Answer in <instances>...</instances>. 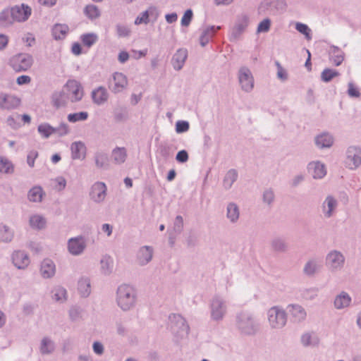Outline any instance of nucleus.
<instances>
[{"instance_id":"obj_1","label":"nucleus","mask_w":361,"mask_h":361,"mask_svg":"<svg viewBox=\"0 0 361 361\" xmlns=\"http://www.w3.org/2000/svg\"><path fill=\"white\" fill-rule=\"evenodd\" d=\"M135 293L133 287L122 285L118 288L117 302L124 310H129L135 303Z\"/></svg>"},{"instance_id":"obj_2","label":"nucleus","mask_w":361,"mask_h":361,"mask_svg":"<svg viewBox=\"0 0 361 361\" xmlns=\"http://www.w3.org/2000/svg\"><path fill=\"white\" fill-rule=\"evenodd\" d=\"M69 101L71 102H78L82 99L84 95L83 87L80 82L76 80H68L63 87Z\"/></svg>"},{"instance_id":"obj_3","label":"nucleus","mask_w":361,"mask_h":361,"mask_svg":"<svg viewBox=\"0 0 361 361\" xmlns=\"http://www.w3.org/2000/svg\"><path fill=\"white\" fill-rule=\"evenodd\" d=\"M10 65L16 72L25 71L32 66V58L26 54H19L11 59Z\"/></svg>"},{"instance_id":"obj_4","label":"nucleus","mask_w":361,"mask_h":361,"mask_svg":"<svg viewBox=\"0 0 361 361\" xmlns=\"http://www.w3.org/2000/svg\"><path fill=\"white\" fill-rule=\"evenodd\" d=\"M269 322L274 328L283 327L286 322V317L284 311L274 307L269 311Z\"/></svg>"},{"instance_id":"obj_5","label":"nucleus","mask_w":361,"mask_h":361,"mask_svg":"<svg viewBox=\"0 0 361 361\" xmlns=\"http://www.w3.org/2000/svg\"><path fill=\"white\" fill-rule=\"evenodd\" d=\"M361 164V149L350 147L347 151L346 166L350 169H356Z\"/></svg>"},{"instance_id":"obj_6","label":"nucleus","mask_w":361,"mask_h":361,"mask_svg":"<svg viewBox=\"0 0 361 361\" xmlns=\"http://www.w3.org/2000/svg\"><path fill=\"white\" fill-rule=\"evenodd\" d=\"M127 85L128 79L124 74L118 72L114 73L112 80L109 83V88L111 92L114 93L121 92Z\"/></svg>"},{"instance_id":"obj_7","label":"nucleus","mask_w":361,"mask_h":361,"mask_svg":"<svg viewBox=\"0 0 361 361\" xmlns=\"http://www.w3.org/2000/svg\"><path fill=\"white\" fill-rule=\"evenodd\" d=\"M20 99L13 94L0 93V108L3 109H13L19 106Z\"/></svg>"},{"instance_id":"obj_8","label":"nucleus","mask_w":361,"mask_h":361,"mask_svg":"<svg viewBox=\"0 0 361 361\" xmlns=\"http://www.w3.org/2000/svg\"><path fill=\"white\" fill-rule=\"evenodd\" d=\"M11 8L16 22H24L27 20L32 13L31 8L24 4L11 7Z\"/></svg>"},{"instance_id":"obj_9","label":"nucleus","mask_w":361,"mask_h":361,"mask_svg":"<svg viewBox=\"0 0 361 361\" xmlns=\"http://www.w3.org/2000/svg\"><path fill=\"white\" fill-rule=\"evenodd\" d=\"M239 81L242 88L245 91L251 90L254 86L253 78L248 69L242 68L240 71Z\"/></svg>"},{"instance_id":"obj_10","label":"nucleus","mask_w":361,"mask_h":361,"mask_svg":"<svg viewBox=\"0 0 361 361\" xmlns=\"http://www.w3.org/2000/svg\"><path fill=\"white\" fill-rule=\"evenodd\" d=\"M106 185L103 183H95L91 192V197L95 202H100L103 200L106 195Z\"/></svg>"},{"instance_id":"obj_11","label":"nucleus","mask_w":361,"mask_h":361,"mask_svg":"<svg viewBox=\"0 0 361 361\" xmlns=\"http://www.w3.org/2000/svg\"><path fill=\"white\" fill-rule=\"evenodd\" d=\"M308 170L314 178H322L326 173L324 165L319 161L310 163L308 166Z\"/></svg>"},{"instance_id":"obj_12","label":"nucleus","mask_w":361,"mask_h":361,"mask_svg":"<svg viewBox=\"0 0 361 361\" xmlns=\"http://www.w3.org/2000/svg\"><path fill=\"white\" fill-rule=\"evenodd\" d=\"M188 56V51L186 49H180L173 55L172 59V64L175 69L180 70L185 63Z\"/></svg>"},{"instance_id":"obj_13","label":"nucleus","mask_w":361,"mask_h":361,"mask_svg":"<svg viewBox=\"0 0 361 361\" xmlns=\"http://www.w3.org/2000/svg\"><path fill=\"white\" fill-rule=\"evenodd\" d=\"M12 259L13 264L18 269H24L30 263L27 255L20 251L15 252L13 254Z\"/></svg>"},{"instance_id":"obj_14","label":"nucleus","mask_w":361,"mask_h":361,"mask_svg":"<svg viewBox=\"0 0 361 361\" xmlns=\"http://www.w3.org/2000/svg\"><path fill=\"white\" fill-rule=\"evenodd\" d=\"M16 22L12 10L6 8L0 12V26L8 27Z\"/></svg>"},{"instance_id":"obj_15","label":"nucleus","mask_w":361,"mask_h":361,"mask_svg":"<svg viewBox=\"0 0 361 361\" xmlns=\"http://www.w3.org/2000/svg\"><path fill=\"white\" fill-rule=\"evenodd\" d=\"M92 97L94 103L102 104L107 101L109 94L104 87H99L92 91Z\"/></svg>"},{"instance_id":"obj_16","label":"nucleus","mask_w":361,"mask_h":361,"mask_svg":"<svg viewBox=\"0 0 361 361\" xmlns=\"http://www.w3.org/2000/svg\"><path fill=\"white\" fill-rule=\"evenodd\" d=\"M85 248V243L82 238H72L68 242V250L73 255L80 254Z\"/></svg>"},{"instance_id":"obj_17","label":"nucleus","mask_w":361,"mask_h":361,"mask_svg":"<svg viewBox=\"0 0 361 361\" xmlns=\"http://www.w3.org/2000/svg\"><path fill=\"white\" fill-rule=\"evenodd\" d=\"M68 101H69V99L64 90L61 92H55L51 97V102L56 108L66 106Z\"/></svg>"},{"instance_id":"obj_18","label":"nucleus","mask_w":361,"mask_h":361,"mask_svg":"<svg viewBox=\"0 0 361 361\" xmlns=\"http://www.w3.org/2000/svg\"><path fill=\"white\" fill-rule=\"evenodd\" d=\"M289 313L295 322H300L306 317V312L299 305H290L288 307Z\"/></svg>"},{"instance_id":"obj_19","label":"nucleus","mask_w":361,"mask_h":361,"mask_svg":"<svg viewBox=\"0 0 361 361\" xmlns=\"http://www.w3.org/2000/svg\"><path fill=\"white\" fill-rule=\"evenodd\" d=\"M327 263L333 269H336L340 267L344 262L343 255L337 252H333L329 253L327 257Z\"/></svg>"},{"instance_id":"obj_20","label":"nucleus","mask_w":361,"mask_h":361,"mask_svg":"<svg viewBox=\"0 0 361 361\" xmlns=\"http://www.w3.org/2000/svg\"><path fill=\"white\" fill-rule=\"evenodd\" d=\"M41 273L43 277L49 278L55 273V265L50 259H44L41 265Z\"/></svg>"},{"instance_id":"obj_21","label":"nucleus","mask_w":361,"mask_h":361,"mask_svg":"<svg viewBox=\"0 0 361 361\" xmlns=\"http://www.w3.org/2000/svg\"><path fill=\"white\" fill-rule=\"evenodd\" d=\"M71 152L73 159H83L85 156L86 147L80 142H74L71 145Z\"/></svg>"},{"instance_id":"obj_22","label":"nucleus","mask_w":361,"mask_h":361,"mask_svg":"<svg viewBox=\"0 0 361 361\" xmlns=\"http://www.w3.org/2000/svg\"><path fill=\"white\" fill-rule=\"evenodd\" d=\"M219 26H210L206 28L201 37H200V43L202 46H204L209 40L212 37V36L219 30H220Z\"/></svg>"},{"instance_id":"obj_23","label":"nucleus","mask_w":361,"mask_h":361,"mask_svg":"<svg viewBox=\"0 0 361 361\" xmlns=\"http://www.w3.org/2000/svg\"><path fill=\"white\" fill-rule=\"evenodd\" d=\"M316 145L320 147H329L334 142L333 137L329 134H322L316 137Z\"/></svg>"},{"instance_id":"obj_24","label":"nucleus","mask_w":361,"mask_h":361,"mask_svg":"<svg viewBox=\"0 0 361 361\" xmlns=\"http://www.w3.org/2000/svg\"><path fill=\"white\" fill-rule=\"evenodd\" d=\"M68 31V27L66 25L57 24L52 29V33L55 39H60L65 37Z\"/></svg>"},{"instance_id":"obj_25","label":"nucleus","mask_w":361,"mask_h":361,"mask_svg":"<svg viewBox=\"0 0 361 361\" xmlns=\"http://www.w3.org/2000/svg\"><path fill=\"white\" fill-rule=\"evenodd\" d=\"M350 301V297L348 294L343 293L336 298L334 304L336 308L341 309L348 306Z\"/></svg>"},{"instance_id":"obj_26","label":"nucleus","mask_w":361,"mask_h":361,"mask_svg":"<svg viewBox=\"0 0 361 361\" xmlns=\"http://www.w3.org/2000/svg\"><path fill=\"white\" fill-rule=\"evenodd\" d=\"M152 257V251L149 247H142L138 253L140 263L144 264L151 260Z\"/></svg>"},{"instance_id":"obj_27","label":"nucleus","mask_w":361,"mask_h":361,"mask_svg":"<svg viewBox=\"0 0 361 361\" xmlns=\"http://www.w3.org/2000/svg\"><path fill=\"white\" fill-rule=\"evenodd\" d=\"M112 157L116 163H123L127 157L126 149L123 147H117L114 149L112 152Z\"/></svg>"},{"instance_id":"obj_28","label":"nucleus","mask_w":361,"mask_h":361,"mask_svg":"<svg viewBox=\"0 0 361 361\" xmlns=\"http://www.w3.org/2000/svg\"><path fill=\"white\" fill-rule=\"evenodd\" d=\"M44 192L42 188L38 186L33 187L28 192V199L32 202H40Z\"/></svg>"},{"instance_id":"obj_29","label":"nucleus","mask_w":361,"mask_h":361,"mask_svg":"<svg viewBox=\"0 0 361 361\" xmlns=\"http://www.w3.org/2000/svg\"><path fill=\"white\" fill-rule=\"evenodd\" d=\"M80 39L84 46L87 47H92L98 39V37L94 33H87L81 35Z\"/></svg>"},{"instance_id":"obj_30","label":"nucleus","mask_w":361,"mask_h":361,"mask_svg":"<svg viewBox=\"0 0 361 361\" xmlns=\"http://www.w3.org/2000/svg\"><path fill=\"white\" fill-rule=\"evenodd\" d=\"M30 226L37 229H41L45 226V219L39 215H34L30 219Z\"/></svg>"},{"instance_id":"obj_31","label":"nucleus","mask_w":361,"mask_h":361,"mask_svg":"<svg viewBox=\"0 0 361 361\" xmlns=\"http://www.w3.org/2000/svg\"><path fill=\"white\" fill-rule=\"evenodd\" d=\"M78 289L82 296H87L90 293V283L87 279H81L78 283Z\"/></svg>"},{"instance_id":"obj_32","label":"nucleus","mask_w":361,"mask_h":361,"mask_svg":"<svg viewBox=\"0 0 361 361\" xmlns=\"http://www.w3.org/2000/svg\"><path fill=\"white\" fill-rule=\"evenodd\" d=\"M85 15L90 19L97 18L100 16V11L97 6L88 5L85 8Z\"/></svg>"},{"instance_id":"obj_33","label":"nucleus","mask_w":361,"mask_h":361,"mask_svg":"<svg viewBox=\"0 0 361 361\" xmlns=\"http://www.w3.org/2000/svg\"><path fill=\"white\" fill-rule=\"evenodd\" d=\"M224 307L221 303L215 302L212 305V317L215 319H221L224 314Z\"/></svg>"},{"instance_id":"obj_34","label":"nucleus","mask_w":361,"mask_h":361,"mask_svg":"<svg viewBox=\"0 0 361 361\" xmlns=\"http://www.w3.org/2000/svg\"><path fill=\"white\" fill-rule=\"evenodd\" d=\"M88 118V114L85 111H81L78 113L70 114L68 116V120L69 122L75 123L80 121H85Z\"/></svg>"},{"instance_id":"obj_35","label":"nucleus","mask_w":361,"mask_h":361,"mask_svg":"<svg viewBox=\"0 0 361 361\" xmlns=\"http://www.w3.org/2000/svg\"><path fill=\"white\" fill-rule=\"evenodd\" d=\"M338 75L339 73L338 71L329 68H326L322 71L321 78L323 81L329 82L331 80L338 76Z\"/></svg>"},{"instance_id":"obj_36","label":"nucleus","mask_w":361,"mask_h":361,"mask_svg":"<svg viewBox=\"0 0 361 361\" xmlns=\"http://www.w3.org/2000/svg\"><path fill=\"white\" fill-rule=\"evenodd\" d=\"M237 173L234 170H230L226 175L224 184L226 188H230L232 185V183L236 180L237 178Z\"/></svg>"},{"instance_id":"obj_37","label":"nucleus","mask_w":361,"mask_h":361,"mask_svg":"<svg viewBox=\"0 0 361 361\" xmlns=\"http://www.w3.org/2000/svg\"><path fill=\"white\" fill-rule=\"evenodd\" d=\"M295 28L299 32L303 34L307 39H311V30L307 25L301 23H297L295 24Z\"/></svg>"},{"instance_id":"obj_38","label":"nucleus","mask_w":361,"mask_h":361,"mask_svg":"<svg viewBox=\"0 0 361 361\" xmlns=\"http://www.w3.org/2000/svg\"><path fill=\"white\" fill-rule=\"evenodd\" d=\"M228 217L232 221H234L237 220L239 217V211L238 208L235 204H231L228 206Z\"/></svg>"},{"instance_id":"obj_39","label":"nucleus","mask_w":361,"mask_h":361,"mask_svg":"<svg viewBox=\"0 0 361 361\" xmlns=\"http://www.w3.org/2000/svg\"><path fill=\"white\" fill-rule=\"evenodd\" d=\"M53 298L58 302H62L66 299V290L63 288L59 287L54 290Z\"/></svg>"},{"instance_id":"obj_40","label":"nucleus","mask_w":361,"mask_h":361,"mask_svg":"<svg viewBox=\"0 0 361 361\" xmlns=\"http://www.w3.org/2000/svg\"><path fill=\"white\" fill-rule=\"evenodd\" d=\"M152 11V8L142 12L139 16H137L135 20V25L147 24L149 22V13Z\"/></svg>"},{"instance_id":"obj_41","label":"nucleus","mask_w":361,"mask_h":361,"mask_svg":"<svg viewBox=\"0 0 361 361\" xmlns=\"http://www.w3.org/2000/svg\"><path fill=\"white\" fill-rule=\"evenodd\" d=\"M38 131L44 137H48L54 132V129L48 124H41L38 127Z\"/></svg>"},{"instance_id":"obj_42","label":"nucleus","mask_w":361,"mask_h":361,"mask_svg":"<svg viewBox=\"0 0 361 361\" xmlns=\"http://www.w3.org/2000/svg\"><path fill=\"white\" fill-rule=\"evenodd\" d=\"M13 170L11 163L6 159L0 157V172L9 173Z\"/></svg>"},{"instance_id":"obj_43","label":"nucleus","mask_w":361,"mask_h":361,"mask_svg":"<svg viewBox=\"0 0 361 361\" xmlns=\"http://www.w3.org/2000/svg\"><path fill=\"white\" fill-rule=\"evenodd\" d=\"M101 264L104 271H109L113 268V259L110 257H104L101 260Z\"/></svg>"},{"instance_id":"obj_44","label":"nucleus","mask_w":361,"mask_h":361,"mask_svg":"<svg viewBox=\"0 0 361 361\" xmlns=\"http://www.w3.org/2000/svg\"><path fill=\"white\" fill-rule=\"evenodd\" d=\"M66 185V180L63 177H59L53 180V187L57 190H61L64 189Z\"/></svg>"},{"instance_id":"obj_45","label":"nucleus","mask_w":361,"mask_h":361,"mask_svg":"<svg viewBox=\"0 0 361 361\" xmlns=\"http://www.w3.org/2000/svg\"><path fill=\"white\" fill-rule=\"evenodd\" d=\"M277 67V76L282 80H286L288 78V73L281 66L279 62L276 61L275 63Z\"/></svg>"},{"instance_id":"obj_46","label":"nucleus","mask_w":361,"mask_h":361,"mask_svg":"<svg viewBox=\"0 0 361 361\" xmlns=\"http://www.w3.org/2000/svg\"><path fill=\"white\" fill-rule=\"evenodd\" d=\"M52 350H53V345H52L51 342L47 338L43 339L42 342V346H41L42 353H48L51 352Z\"/></svg>"},{"instance_id":"obj_47","label":"nucleus","mask_w":361,"mask_h":361,"mask_svg":"<svg viewBox=\"0 0 361 361\" xmlns=\"http://www.w3.org/2000/svg\"><path fill=\"white\" fill-rule=\"evenodd\" d=\"M192 11L190 9L187 10L181 19V24L183 26H188L192 18Z\"/></svg>"},{"instance_id":"obj_48","label":"nucleus","mask_w":361,"mask_h":361,"mask_svg":"<svg viewBox=\"0 0 361 361\" xmlns=\"http://www.w3.org/2000/svg\"><path fill=\"white\" fill-rule=\"evenodd\" d=\"M271 25V22L269 19L263 20L258 25V32H268Z\"/></svg>"},{"instance_id":"obj_49","label":"nucleus","mask_w":361,"mask_h":361,"mask_svg":"<svg viewBox=\"0 0 361 361\" xmlns=\"http://www.w3.org/2000/svg\"><path fill=\"white\" fill-rule=\"evenodd\" d=\"M38 157V152L36 150H31L29 152L27 157V164L30 167H33L35 165V160Z\"/></svg>"},{"instance_id":"obj_50","label":"nucleus","mask_w":361,"mask_h":361,"mask_svg":"<svg viewBox=\"0 0 361 361\" xmlns=\"http://www.w3.org/2000/svg\"><path fill=\"white\" fill-rule=\"evenodd\" d=\"M326 202L327 204V206H328V210L326 213V216H330L331 214V212L334 209V208L336 207V202L335 201V200H334L332 197H328L326 200Z\"/></svg>"},{"instance_id":"obj_51","label":"nucleus","mask_w":361,"mask_h":361,"mask_svg":"<svg viewBox=\"0 0 361 361\" xmlns=\"http://www.w3.org/2000/svg\"><path fill=\"white\" fill-rule=\"evenodd\" d=\"M189 129V124L186 121H178L176 125V130L177 133H183Z\"/></svg>"},{"instance_id":"obj_52","label":"nucleus","mask_w":361,"mask_h":361,"mask_svg":"<svg viewBox=\"0 0 361 361\" xmlns=\"http://www.w3.org/2000/svg\"><path fill=\"white\" fill-rule=\"evenodd\" d=\"M23 41L27 47L32 46L35 42V39L33 35L30 33H27L25 35V36L23 37Z\"/></svg>"},{"instance_id":"obj_53","label":"nucleus","mask_w":361,"mask_h":361,"mask_svg":"<svg viewBox=\"0 0 361 361\" xmlns=\"http://www.w3.org/2000/svg\"><path fill=\"white\" fill-rule=\"evenodd\" d=\"M188 159V154L185 150H181L178 152L176 155V160L178 162L184 163L186 162Z\"/></svg>"},{"instance_id":"obj_54","label":"nucleus","mask_w":361,"mask_h":361,"mask_svg":"<svg viewBox=\"0 0 361 361\" xmlns=\"http://www.w3.org/2000/svg\"><path fill=\"white\" fill-rule=\"evenodd\" d=\"M117 32L119 37H126L129 35L130 30L124 25H118Z\"/></svg>"},{"instance_id":"obj_55","label":"nucleus","mask_w":361,"mask_h":361,"mask_svg":"<svg viewBox=\"0 0 361 361\" xmlns=\"http://www.w3.org/2000/svg\"><path fill=\"white\" fill-rule=\"evenodd\" d=\"M348 94L351 97H358L360 95L359 90L352 84H348Z\"/></svg>"},{"instance_id":"obj_56","label":"nucleus","mask_w":361,"mask_h":361,"mask_svg":"<svg viewBox=\"0 0 361 361\" xmlns=\"http://www.w3.org/2000/svg\"><path fill=\"white\" fill-rule=\"evenodd\" d=\"M107 162V157L106 156L104 155V154H98L97 157H96V164L99 166V167H102L103 166H104Z\"/></svg>"},{"instance_id":"obj_57","label":"nucleus","mask_w":361,"mask_h":361,"mask_svg":"<svg viewBox=\"0 0 361 361\" xmlns=\"http://www.w3.org/2000/svg\"><path fill=\"white\" fill-rule=\"evenodd\" d=\"M30 81H31V78L28 75H20V76L18 77L17 80H16L17 84L19 85L28 84L30 82Z\"/></svg>"},{"instance_id":"obj_58","label":"nucleus","mask_w":361,"mask_h":361,"mask_svg":"<svg viewBox=\"0 0 361 361\" xmlns=\"http://www.w3.org/2000/svg\"><path fill=\"white\" fill-rule=\"evenodd\" d=\"M316 269V264L312 263V262H308L305 267V271L307 274H312L314 272Z\"/></svg>"},{"instance_id":"obj_59","label":"nucleus","mask_w":361,"mask_h":361,"mask_svg":"<svg viewBox=\"0 0 361 361\" xmlns=\"http://www.w3.org/2000/svg\"><path fill=\"white\" fill-rule=\"evenodd\" d=\"M8 43V36L0 34V50L4 49Z\"/></svg>"},{"instance_id":"obj_60","label":"nucleus","mask_w":361,"mask_h":361,"mask_svg":"<svg viewBox=\"0 0 361 361\" xmlns=\"http://www.w3.org/2000/svg\"><path fill=\"white\" fill-rule=\"evenodd\" d=\"M93 350L95 353L100 355L103 353L104 348L102 343L94 342L93 344Z\"/></svg>"},{"instance_id":"obj_61","label":"nucleus","mask_w":361,"mask_h":361,"mask_svg":"<svg viewBox=\"0 0 361 361\" xmlns=\"http://www.w3.org/2000/svg\"><path fill=\"white\" fill-rule=\"evenodd\" d=\"M147 49H145V50H142V51L133 50L132 51L133 57H134L135 59H140L141 57L145 56L147 54Z\"/></svg>"},{"instance_id":"obj_62","label":"nucleus","mask_w":361,"mask_h":361,"mask_svg":"<svg viewBox=\"0 0 361 361\" xmlns=\"http://www.w3.org/2000/svg\"><path fill=\"white\" fill-rule=\"evenodd\" d=\"M129 59V54L127 51H122L118 54V61L121 63H125Z\"/></svg>"},{"instance_id":"obj_63","label":"nucleus","mask_w":361,"mask_h":361,"mask_svg":"<svg viewBox=\"0 0 361 361\" xmlns=\"http://www.w3.org/2000/svg\"><path fill=\"white\" fill-rule=\"evenodd\" d=\"M301 341L304 345L307 346L311 344V336L308 334H305L302 335Z\"/></svg>"},{"instance_id":"obj_64","label":"nucleus","mask_w":361,"mask_h":361,"mask_svg":"<svg viewBox=\"0 0 361 361\" xmlns=\"http://www.w3.org/2000/svg\"><path fill=\"white\" fill-rule=\"evenodd\" d=\"M274 199V194L271 191H266L264 194V200L270 203Z\"/></svg>"}]
</instances>
